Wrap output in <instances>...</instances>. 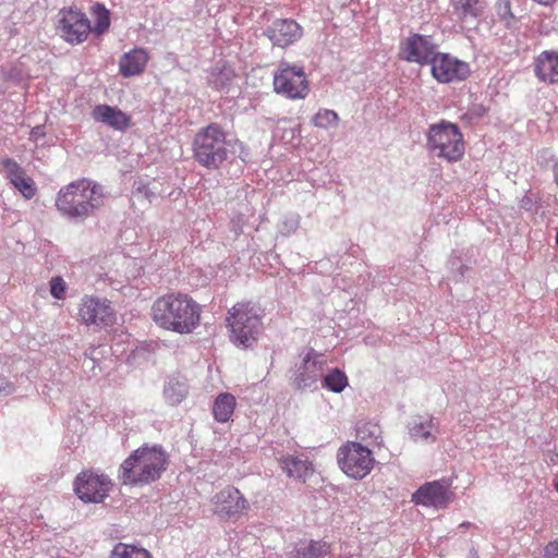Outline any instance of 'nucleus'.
I'll use <instances>...</instances> for the list:
<instances>
[{"label": "nucleus", "instance_id": "1", "mask_svg": "<svg viewBox=\"0 0 558 558\" xmlns=\"http://www.w3.org/2000/svg\"><path fill=\"white\" fill-rule=\"evenodd\" d=\"M105 187L86 178L62 186L57 193L54 206L59 214L73 223H82L95 217L105 207Z\"/></svg>", "mask_w": 558, "mask_h": 558}, {"label": "nucleus", "instance_id": "2", "mask_svg": "<svg viewBox=\"0 0 558 558\" xmlns=\"http://www.w3.org/2000/svg\"><path fill=\"white\" fill-rule=\"evenodd\" d=\"M151 316L166 330L191 333L199 325L201 306L187 294L170 293L154 302Z\"/></svg>", "mask_w": 558, "mask_h": 558}, {"label": "nucleus", "instance_id": "3", "mask_svg": "<svg viewBox=\"0 0 558 558\" xmlns=\"http://www.w3.org/2000/svg\"><path fill=\"white\" fill-rule=\"evenodd\" d=\"M168 463V453L162 446L143 445L121 463L118 478L123 485H148L161 477Z\"/></svg>", "mask_w": 558, "mask_h": 558}, {"label": "nucleus", "instance_id": "4", "mask_svg": "<svg viewBox=\"0 0 558 558\" xmlns=\"http://www.w3.org/2000/svg\"><path fill=\"white\" fill-rule=\"evenodd\" d=\"M229 143L222 126L216 122L201 128L193 140L194 159L209 170H217L228 159Z\"/></svg>", "mask_w": 558, "mask_h": 558}, {"label": "nucleus", "instance_id": "5", "mask_svg": "<svg viewBox=\"0 0 558 558\" xmlns=\"http://www.w3.org/2000/svg\"><path fill=\"white\" fill-rule=\"evenodd\" d=\"M259 310L251 303H238L227 318L231 341L241 348H252L262 330Z\"/></svg>", "mask_w": 558, "mask_h": 558}, {"label": "nucleus", "instance_id": "6", "mask_svg": "<svg viewBox=\"0 0 558 558\" xmlns=\"http://www.w3.org/2000/svg\"><path fill=\"white\" fill-rule=\"evenodd\" d=\"M426 146L430 153L449 162H456L464 155L462 133L457 124L445 120L429 125Z\"/></svg>", "mask_w": 558, "mask_h": 558}, {"label": "nucleus", "instance_id": "7", "mask_svg": "<svg viewBox=\"0 0 558 558\" xmlns=\"http://www.w3.org/2000/svg\"><path fill=\"white\" fill-rule=\"evenodd\" d=\"M274 89L290 99H304L310 88L303 68L281 61L274 75Z\"/></svg>", "mask_w": 558, "mask_h": 558}, {"label": "nucleus", "instance_id": "8", "mask_svg": "<svg viewBox=\"0 0 558 558\" xmlns=\"http://www.w3.org/2000/svg\"><path fill=\"white\" fill-rule=\"evenodd\" d=\"M340 469L352 478H363L373 469L375 459L372 451L359 442H348L338 450Z\"/></svg>", "mask_w": 558, "mask_h": 558}, {"label": "nucleus", "instance_id": "9", "mask_svg": "<svg viewBox=\"0 0 558 558\" xmlns=\"http://www.w3.org/2000/svg\"><path fill=\"white\" fill-rule=\"evenodd\" d=\"M111 487L112 482L109 476L92 470L81 472L74 481V492L84 502H101Z\"/></svg>", "mask_w": 558, "mask_h": 558}, {"label": "nucleus", "instance_id": "10", "mask_svg": "<svg viewBox=\"0 0 558 558\" xmlns=\"http://www.w3.org/2000/svg\"><path fill=\"white\" fill-rule=\"evenodd\" d=\"M324 366L323 355L311 349L300 365L295 366L291 385L298 390L315 389L318 379L323 377Z\"/></svg>", "mask_w": 558, "mask_h": 558}, {"label": "nucleus", "instance_id": "11", "mask_svg": "<svg viewBox=\"0 0 558 558\" xmlns=\"http://www.w3.org/2000/svg\"><path fill=\"white\" fill-rule=\"evenodd\" d=\"M429 65L433 77L439 83L461 82L466 80L471 73L466 62L448 53L438 52Z\"/></svg>", "mask_w": 558, "mask_h": 558}, {"label": "nucleus", "instance_id": "12", "mask_svg": "<svg viewBox=\"0 0 558 558\" xmlns=\"http://www.w3.org/2000/svg\"><path fill=\"white\" fill-rule=\"evenodd\" d=\"M80 317L87 326L109 327L116 322L111 303L105 299L85 296L80 307Z\"/></svg>", "mask_w": 558, "mask_h": 558}, {"label": "nucleus", "instance_id": "13", "mask_svg": "<svg viewBox=\"0 0 558 558\" xmlns=\"http://www.w3.org/2000/svg\"><path fill=\"white\" fill-rule=\"evenodd\" d=\"M213 505L214 513L223 520H235L248 508L247 500L233 486L218 492L213 498Z\"/></svg>", "mask_w": 558, "mask_h": 558}, {"label": "nucleus", "instance_id": "14", "mask_svg": "<svg viewBox=\"0 0 558 558\" xmlns=\"http://www.w3.org/2000/svg\"><path fill=\"white\" fill-rule=\"evenodd\" d=\"M437 44L430 36L412 34L401 44L403 59L420 65L429 64L438 53Z\"/></svg>", "mask_w": 558, "mask_h": 558}, {"label": "nucleus", "instance_id": "15", "mask_svg": "<svg viewBox=\"0 0 558 558\" xmlns=\"http://www.w3.org/2000/svg\"><path fill=\"white\" fill-rule=\"evenodd\" d=\"M58 29L61 37L70 44L84 41L92 32L89 20L80 11L69 10L61 12Z\"/></svg>", "mask_w": 558, "mask_h": 558}, {"label": "nucleus", "instance_id": "16", "mask_svg": "<svg viewBox=\"0 0 558 558\" xmlns=\"http://www.w3.org/2000/svg\"><path fill=\"white\" fill-rule=\"evenodd\" d=\"M0 171L25 199H32L37 194L36 182L15 159L3 158L0 162Z\"/></svg>", "mask_w": 558, "mask_h": 558}, {"label": "nucleus", "instance_id": "17", "mask_svg": "<svg viewBox=\"0 0 558 558\" xmlns=\"http://www.w3.org/2000/svg\"><path fill=\"white\" fill-rule=\"evenodd\" d=\"M274 46L284 48L301 38L302 28L293 20H277L265 31Z\"/></svg>", "mask_w": 558, "mask_h": 558}, {"label": "nucleus", "instance_id": "18", "mask_svg": "<svg viewBox=\"0 0 558 558\" xmlns=\"http://www.w3.org/2000/svg\"><path fill=\"white\" fill-rule=\"evenodd\" d=\"M536 77L547 84L558 83V51L545 50L538 54L534 63Z\"/></svg>", "mask_w": 558, "mask_h": 558}, {"label": "nucleus", "instance_id": "19", "mask_svg": "<svg viewBox=\"0 0 558 558\" xmlns=\"http://www.w3.org/2000/svg\"><path fill=\"white\" fill-rule=\"evenodd\" d=\"M410 437L414 441L435 442L438 424L430 416H413L408 424Z\"/></svg>", "mask_w": 558, "mask_h": 558}, {"label": "nucleus", "instance_id": "20", "mask_svg": "<svg viewBox=\"0 0 558 558\" xmlns=\"http://www.w3.org/2000/svg\"><path fill=\"white\" fill-rule=\"evenodd\" d=\"M417 505L444 507L447 504V490L438 482L426 483L413 494Z\"/></svg>", "mask_w": 558, "mask_h": 558}, {"label": "nucleus", "instance_id": "21", "mask_svg": "<svg viewBox=\"0 0 558 558\" xmlns=\"http://www.w3.org/2000/svg\"><path fill=\"white\" fill-rule=\"evenodd\" d=\"M93 118L119 131H124L130 125V118L124 112L108 105L96 106Z\"/></svg>", "mask_w": 558, "mask_h": 558}, {"label": "nucleus", "instance_id": "22", "mask_svg": "<svg viewBox=\"0 0 558 558\" xmlns=\"http://www.w3.org/2000/svg\"><path fill=\"white\" fill-rule=\"evenodd\" d=\"M452 13L461 24H472L484 13L480 0H450Z\"/></svg>", "mask_w": 558, "mask_h": 558}, {"label": "nucleus", "instance_id": "23", "mask_svg": "<svg viewBox=\"0 0 558 558\" xmlns=\"http://www.w3.org/2000/svg\"><path fill=\"white\" fill-rule=\"evenodd\" d=\"M147 61V52L142 48H135L121 57L119 61L120 73L124 77L137 75L145 70Z\"/></svg>", "mask_w": 558, "mask_h": 558}, {"label": "nucleus", "instance_id": "24", "mask_svg": "<svg viewBox=\"0 0 558 558\" xmlns=\"http://www.w3.org/2000/svg\"><path fill=\"white\" fill-rule=\"evenodd\" d=\"M187 393L189 386L183 378L172 376L166 380L163 386V398L169 405L175 407L180 404L186 398Z\"/></svg>", "mask_w": 558, "mask_h": 558}, {"label": "nucleus", "instance_id": "25", "mask_svg": "<svg viewBox=\"0 0 558 558\" xmlns=\"http://www.w3.org/2000/svg\"><path fill=\"white\" fill-rule=\"evenodd\" d=\"M235 398L229 392H223L217 396L213 405V415L219 423L228 422L235 409Z\"/></svg>", "mask_w": 558, "mask_h": 558}, {"label": "nucleus", "instance_id": "26", "mask_svg": "<svg viewBox=\"0 0 558 558\" xmlns=\"http://www.w3.org/2000/svg\"><path fill=\"white\" fill-rule=\"evenodd\" d=\"M281 465L288 476L298 480H305L312 473L308 461L300 457L284 456L281 458Z\"/></svg>", "mask_w": 558, "mask_h": 558}, {"label": "nucleus", "instance_id": "27", "mask_svg": "<svg viewBox=\"0 0 558 558\" xmlns=\"http://www.w3.org/2000/svg\"><path fill=\"white\" fill-rule=\"evenodd\" d=\"M325 545L320 542L310 541L300 542L288 551L287 558H323L325 555Z\"/></svg>", "mask_w": 558, "mask_h": 558}, {"label": "nucleus", "instance_id": "28", "mask_svg": "<svg viewBox=\"0 0 558 558\" xmlns=\"http://www.w3.org/2000/svg\"><path fill=\"white\" fill-rule=\"evenodd\" d=\"M234 76L235 74L232 68L228 65H217L208 77V84L217 90H226L231 85Z\"/></svg>", "mask_w": 558, "mask_h": 558}, {"label": "nucleus", "instance_id": "29", "mask_svg": "<svg viewBox=\"0 0 558 558\" xmlns=\"http://www.w3.org/2000/svg\"><path fill=\"white\" fill-rule=\"evenodd\" d=\"M322 385L330 391L339 393L348 386V377L339 368H333L323 377Z\"/></svg>", "mask_w": 558, "mask_h": 558}, {"label": "nucleus", "instance_id": "30", "mask_svg": "<svg viewBox=\"0 0 558 558\" xmlns=\"http://www.w3.org/2000/svg\"><path fill=\"white\" fill-rule=\"evenodd\" d=\"M110 558H151V556L144 548H137L133 545L118 543L111 550Z\"/></svg>", "mask_w": 558, "mask_h": 558}, {"label": "nucleus", "instance_id": "31", "mask_svg": "<svg viewBox=\"0 0 558 558\" xmlns=\"http://www.w3.org/2000/svg\"><path fill=\"white\" fill-rule=\"evenodd\" d=\"M92 14L95 20V24L94 27H92V32L96 34L105 33L110 26L109 11L105 8L104 4L96 3L93 7Z\"/></svg>", "mask_w": 558, "mask_h": 558}, {"label": "nucleus", "instance_id": "32", "mask_svg": "<svg viewBox=\"0 0 558 558\" xmlns=\"http://www.w3.org/2000/svg\"><path fill=\"white\" fill-rule=\"evenodd\" d=\"M313 124L320 129H328L329 126L337 125L339 116L333 110L320 109L313 117Z\"/></svg>", "mask_w": 558, "mask_h": 558}, {"label": "nucleus", "instance_id": "33", "mask_svg": "<svg viewBox=\"0 0 558 558\" xmlns=\"http://www.w3.org/2000/svg\"><path fill=\"white\" fill-rule=\"evenodd\" d=\"M380 433V427L377 424L366 423L359 427L357 437L362 441H366L368 445L379 444Z\"/></svg>", "mask_w": 558, "mask_h": 558}, {"label": "nucleus", "instance_id": "34", "mask_svg": "<svg viewBox=\"0 0 558 558\" xmlns=\"http://www.w3.org/2000/svg\"><path fill=\"white\" fill-rule=\"evenodd\" d=\"M495 10L499 19L505 23L507 27H510L512 22L515 20L511 11V2L508 0H496Z\"/></svg>", "mask_w": 558, "mask_h": 558}, {"label": "nucleus", "instance_id": "35", "mask_svg": "<svg viewBox=\"0 0 558 558\" xmlns=\"http://www.w3.org/2000/svg\"><path fill=\"white\" fill-rule=\"evenodd\" d=\"M50 292L51 295L58 300L64 298L65 293V282L60 277H53L50 280Z\"/></svg>", "mask_w": 558, "mask_h": 558}, {"label": "nucleus", "instance_id": "36", "mask_svg": "<svg viewBox=\"0 0 558 558\" xmlns=\"http://www.w3.org/2000/svg\"><path fill=\"white\" fill-rule=\"evenodd\" d=\"M133 195L137 198L146 199L149 203L156 197L155 193L142 182L134 187Z\"/></svg>", "mask_w": 558, "mask_h": 558}, {"label": "nucleus", "instance_id": "37", "mask_svg": "<svg viewBox=\"0 0 558 558\" xmlns=\"http://www.w3.org/2000/svg\"><path fill=\"white\" fill-rule=\"evenodd\" d=\"M84 365L94 369L96 362L99 360L97 356V348H89L84 353Z\"/></svg>", "mask_w": 558, "mask_h": 558}, {"label": "nucleus", "instance_id": "38", "mask_svg": "<svg viewBox=\"0 0 558 558\" xmlns=\"http://www.w3.org/2000/svg\"><path fill=\"white\" fill-rule=\"evenodd\" d=\"M300 226V216L299 215H292L291 217L287 218L283 221V228L288 232H294Z\"/></svg>", "mask_w": 558, "mask_h": 558}, {"label": "nucleus", "instance_id": "39", "mask_svg": "<svg viewBox=\"0 0 558 558\" xmlns=\"http://www.w3.org/2000/svg\"><path fill=\"white\" fill-rule=\"evenodd\" d=\"M545 558H558V538L545 547Z\"/></svg>", "mask_w": 558, "mask_h": 558}, {"label": "nucleus", "instance_id": "40", "mask_svg": "<svg viewBox=\"0 0 558 558\" xmlns=\"http://www.w3.org/2000/svg\"><path fill=\"white\" fill-rule=\"evenodd\" d=\"M45 136V128L43 125L34 126L29 132V140L38 143Z\"/></svg>", "mask_w": 558, "mask_h": 558}, {"label": "nucleus", "instance_id": "41", "mask_svg": "<svg viewBox=\"0 0 558 558\" xmlns=\"http://www.w3.org/2000/svg\"><path fill=\"white\" fill-rule=\"evenodd\" d=\"M13 391L12 384L2 375H0V395L8 396Z\"/></svg>", "mask_w": 558, "mask_h": 558}, {"label": "nucleus", "instance_id": "42", "mask_svg": "<svg viewBox=\"0 0 558 558\" xmlns=\"http://www.w3.org/2000/svg\"><path fill=\"white\" fill-rule=\"evenodd\" d=\"M534 202L531 197L524 196L520 201V207L526 211H531L533 209Z\"/></svg>", "mask_w": 558, "mask_h": 558}, {"label": "nucleus", "instance_id": "43", "mask_svg": "<svg viewBox=\"0 0 558 558\" xmlns=\"http://www.w3.org/2000/svg\"><path fill=\"white\" fill-rule=\"evenodd\" d=\"M474 110L477 116H483L486 112V109L483 106H477Z\"/></svg>", "mask_w": 558, "mask_h": 558}, {"label": "nucleus", "instance_id": "44", "mask_svg": "<svg viewBox=\"0 0 558 558\" xmlns=\"http://www.w3.org/2000/svg\"><path fill=\"white\" fill-rule=\"evenodd\" d=\"M469 525H470V523H469V522H463L462 524H460V526H459V527H466V526H469Z\"/></svg>", "mask_w": 558, "mask_h": 558}, {"label": "nucleus", "instance_id": "45", "mask_svg": "<svg viewBox=\"0 0 558 558\" xmlns=\"http://www.w3.org/2000/svg\"><path fill=\"white\" fill-rule=\"evenodd\" d=\"M556 490L558 492V481L555 484Z\"/></svg>", "mask_w": 558, "mask_h": 558}, {"label": "nucleus", "instance_id": "46", "mask_svg": "<svg viewBox=\"0 0 558 558\" xmlns=\"http://www.w3.org/2000/svg\"><path fill=\"white\" fill-rule=\"evenodd\" d=\"M509 2H512V0H508Z\"/></svg>", "mask_w": 558, "mask_h": 558}]
</instances>
